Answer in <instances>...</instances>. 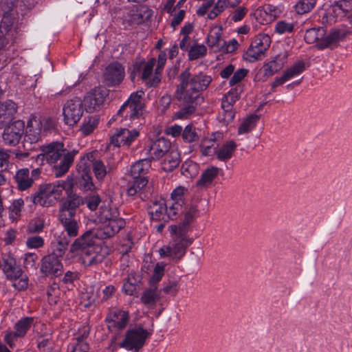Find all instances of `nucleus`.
Returning a JSON list of instances; mask_svg holds the SVG:
<instances>
[{
  "label": "nucleus",
  "instance_id": "obj_1",
  "mask_svg": "<svg viewBox=\"0 0 352 352\" xmlns=\"http://www.w3.org/2000/svg\"><path fill=\"white\" fill-rule=\"evenodd\" d=\"M196 213L197 206L192 205L185 212L182 224L169 226L168 230L172 234H175V238L168 245L160 248V254L162 256H170L177 259L183 256L186 247L185 234L188 231V226L194 221Z\"/></svg>",
  "mask_w": 352,
  "mask_h": 352
},
{
  "label": "nucleus",
  "instance_id": "obj_2",
  "mask_svg": "<svg viewBox=\"0 0 352 352\" xmlns=\"http://www.w3.org/2000/svg\"><path fill=\"white\" fill-rule=\"evenodd\" d=\"M77 153L78 151L75 149L69 151L65 148L63 142H53L41 147V153L38 157L41 156L50 164L56 163L60 160V162L52 168L54 176L60 177L68 172Z\"/></svg>",
  "mask_w": 352,
  "mask_h": 352
},
{
  "label": "nucleus",
  "instance_id": "obj_3",
  "mask_svg": "<svg viewBox=\"0 0 352 352\" xmlns=\"http://www.w3.org/2000/svg\"><path fill=\"white\" fill-rule=\"evenodd\" d=\"M94 238V232L87 231L76 239L71 246V252H80L82 263L87 267L100 263L107 254L106 248L96 244Z\"/></svg>",
  "mask_w": 352,
  "mask_h": 352
},
{
  "label": "nucleus",
  "instance_id": "obj_4",
  "mask_svg": "<svg viewBox=\"0 0 352 352\" xmlns=\"http://www.w3.org/2000/svg\"><path fill=\"white\" fill-rule=\"evenodd\" d=\"M73 186V177L67 176L65 180L41 185L38 191L31 197V199L36 205L49 207L53 206L60 199L63 191L69 194Z\"/></svg>",
  "mask_w": 352,
  "mask_h": 352
},
{
  "label": "nucleus",
  "instance_id": "obj_5",
  "mask_svg": "<svg viewBox=\"0 0 352 352\" xmlns=\"http://www.w3.org/2000/svg\"><path fill=\"white\" fill-rule=\"evenodd\" d=\"M179 84L175 91L176 98L182 104H197L198 76L191 74L188 69L180 74Z\"/></svg>",
  "mask_w": 352,
  "mask_h": 352
},
{
  "label": "nucleus",
  "instance_id": "obj_6",
  "mask_svg": "<svg viewBox=\"0 0 352 352\" xmlns=\"http://www.w3.org/2000/svg\"><path fill=\"white\" fill-rule=\"evenodd\" d=\"M129 319V312L120 309H111L107 314L105 321L111 334L109 348L113 351H117L116 342L122 337V332L126 327Z\"/></svg>",
  "mask_w": 352,
  "mask_h": 352
},
{
  "label": "nucleus",
  "instance_id": "obj_7",
  "mask_svg": "<svg viewBox=\"0 0 352 352\" xmlns=\"http://www.w3.org/2000/svg\"><path fill=\"white\" fill-rule=\"evenodd\" d=\"M151 333L142 327H135L126 330L121 342H116L117 349H124L128 351L140 352L146 344Z\"/></svg>",
  "mask_w": 352,
  "mask_h": 352
},
{
  "label": "nucleus",
  "instance_id": "obj_8",
  "mask_svg": "<svg viewBox=\"0 0 352 352\" xmlns=\"http://www.w3.org/2000/svg\"><path fill=\"white\" fill-rule=\"evenodd\" d=\"M3 272L6 278L12 282V286L18 291H24L28 286V277L15 259L8 257L3 259Z\"/></svg>",
  "mask_w": 352,
  "mask_h": 352
},
{
  "label": "nucleus",
  "instance_id": "obj_9",
  "mask_svg": "<svg viewBox=\"0 0 352 352\" xmlns=\"http://www.w3.org/2000/svg\"><path fill=\"white\" fill-rule=\"evenodd\" d=\"M144 95L143 90H138L131 94L129 99L122 105L116 116H114L109 122L118 120L123 116H129L130 119L138 118L142 113L143 104L141 102Z\"/></svg>",
  "mask_w": 352,
  "mask_h": 352
},
{
  "label": "nucleus",
  "instance_id": "obj_10",
  "mask_svg": "<svg viewBox=\"0 0 352 352\" xmlns=\"http://www.w3.org/2000/svg\"><path fill=\"white\" fill-rule=\"evenodd\" d=\"M109 95V90L103 86H98L88 93L84 98L85 109L88 112H93L100 110L107 100Z\"/></svg>",
  "mask_w": 352,
  "mask_h": 352
},
{
  "label": "nucleus",
  "instance_id": "obj_11",
  "mask_svg": "<svg viewBox=\"0 0 352 352\" xmlns=\"http://www.w3.org/2000/svg\"><path fill=\"white\" fill-rule=\"evenodd\" d=\"M83 112V102L79 98L67 100L63 108L65 124L70 126H74L82 118Z\"/></svg>",
  "mask_w": 352,
  "mask_h": 352
},
{
  "label": "nucleus",
  "instance_id": "obj_12",
  "mask_svg": "<svg viewBox=\"0 0 352 352\" xmlns=\"http://www.w3.org/2000/svg\"><path fill=\"white\" fill-rule=\"evenodd\" d=\"M188 192V189L182 186H177L171 192V204L168 210V216L169 218L175 219L179 214L184 212Z\"/></svg>",
  "mask_w": 352,
  "mask_h": 352
},
{
  "label": "nucleus",
  "instance_id": "obj_13",
  "mask_svg": "<svg viewBox=\"0 0 352 352\" xmlns=\"http://www.w3.org/2000/svg\"><path fill=\"white\" fill-rule=\"evenodd\" d=\"M270 43L271 38L269 35L265 34L258 35L246 52V60L250 62L261 60L264 56L265 51L270 47Z\"/></svg>",
  "mask_w": 352,
  "mask_h": 352
},
{
  "label": "nucleus",
  "instance_id": "obj_14",
  "mask_svg": "<svg viewBox=\"0 0 352 352\" xmlns=\"http://www.w3.org/2000/svg\"><path fill=\"white\" fill-rule=\"evenodd\" d=\"M33 322L34 318L32 317H24L21 318L15 323L14 330L8 331L6 333L4 336L5 342L10 347L13 348L18 339L23 338L26 335Z\"/></svg>",
  "mask_w": 352,
  "mask_h": 352
},
{
  "label": "nucleus",
  "instance_id": "obj_15",
  "mask_svg": "<svg viewBox=\"0 0 352 352\" xmlns=\"http://www.w3.org/2000/svg\"><path fill=\"white\" fill-rule=\"evenodd\" d=\"M352 10V0H340L335 2L331 8V10L324 12L322 17V23H333L336 19L345 16Z\"/></svg>",
  "mask_w": 352,
  "mask_h": 352
},
{
  "label": "nucleus",
  "instance_id": "obj_16",
  "mask_svg": "<svg viewBox=\"0 0 352 352\" xmlns=\"http://www.w3.org/2000/svg\"><path fill=\"white\" fill-rule=\"evenodd\" d=\"M14 7L12 0H4L0 3V10L3 14L0 23V32L10 38V33L15 20Z\"/></svg>",
  "mask_w": 352,
  "mask_h": 352
},
{
  "label": "nucleus",
  "instance_id": "obj_17",
  "mask_svg": "<svg viewBox=\"0 0 352 352\" xmlns=\"http://www.w3.org/2000/svg\"><path fill=\"white\" fill-rule=\"evenodd\" d=\"M139 135L140 133L136 129L129 130L126 128L117 129L111 135L110 144L116 147H129Z\"/></svg>",
  "mask_w": 352,
  "mask_h": 352
},
{
  "label": "nucleus",
  "instance_id": "obj_18",
  "mask_svg": "<svg viewBox=\"0 0 352 352\" xmlns=\"http://www.w3.org/2000/svg\"><path fill=\"white\" fill-rule=\"evenodd\" d=\"M41 272L45 276L55 278L60 276L63 272V265L61 259L55 254L45 256L41 260Z\"/></svg>",
  "mask_w": 352,
  "mask_h": 352
},
{
  "label": "nucleus",
  "instance_id": "obj_19",
  "mask_svg": "<svg viewBox=\"0 0 352 352\" xmlns=\"http://www.w3.org/2000/svg\"><path fill=\"white\" fill-rule=\"evenodd\" d=\"M24 122L21 120H16L6 126L3 133V141L5 144L16 146L21 140L24 133Z\"/></svg>",
  "mask_w": 352,
  "mask_h": 352
},
{
  "label": "nucleus",
  "instance_id": "obj_20",
  "mask_svg": "<svg viewBox=\"0 0 352 352\" xmlns=\"http://www.w3.org/2000/svg\"><path fill=\"white\" fill-rule=\"evenodd\" d=\"M125 226L124 219H116L102 223V226L94 233V236L100 239L113 237Z\"/></svg>",
  "mask_w": 352,
  "mask_h": 352
},
{
  "label": "nucleus",
  "instance_id": "obj_21",
  "mask_svg": "<svg viewBox=\"0 0 352 352\" xmlns=\"http://www.w3.org/2000/svg\"><path fill=\"white\" fill-rule=\"evenodd\" d=\"M124 77V68L118 62L109 64L105 69L104 79L108 86L119 85Z\"/></svg>",
  "mask_w": 352,
  "mask_h": 352
},
{
  "label": "nucleus",
  "instance_id": "obj_22",
  "mask_svg": "<svg viewBox=\"0 0 352 352\" xmlns=\"http://www.w3.org/2000/svg\"><path fill=\"white\" fill-rule=\"evenodd\" d=\"M85 201L82 197L76 195L72 194V191L67 194V197L65 200L61 202L59 208L58 214L76 217L77 208L84 204Z\"/></svg>",
  "mask_w": 352,
  "mask_h": 352
},
{
  "label": "nucleus",
  "instance_id": "obj_23",
  "mask_svg": "<svg viewBox=\"0 0 352 352\" xmlns=\"http://www.w3.org/2000/svg\"><path fill=\"white\" fill-rule=\"evenodd\" d=\"M170 146L169 141L164 138H160L150 142L146 153L153 160H158L169 151Z\"/></svg>",
  "mask_w": 352,
  "mask_h": 352
},
{
  "label": "nucleus",
  "instance_id": "obj_24",
  "mask_svg": "<svg viewBox=\"0 0 352 352\" xmlns=\"http://www.w3.org/2000/svg\"><path fill=\"white\" fill-rule=\"evenodd\" d=\"M91 160L89 155L83 157L77 164V170L80 175V185L85 190H90L93 188L92 179L90 175Z\"/></svg>",
  "mask_w": 352,
  "mask_h": 352
},
{
  "label": "nucleus",
  "instance_id": "obj_25",
  "mask_svg": "<svg viewBox=\"0 0 352 352\" xmlns=\"http://www.w3.org/2000/svg\"><path fill=\"white\" fill-rule=\"evenodd\" d=\"M41 126L42 123L39 119L36 117L30 119L25 129V141L30 144L38 142L41 139Z\"/></svg>",
  "mask_w": 352,
  "mask_h": 352
},
{
  "label": "nucleus",
  "instance_id": "obj_26",
  "mask_svg": "<svg viewBox=\"0 0 352 352\" xmlns=\"http://www.w3.org/2000/svg\"><path fill=\"white\" fill-rule=\"evenodd\" d=\"M17 111V106L12 100H6L0 103V129L3 128L14 118Z\"/></svg>",
  "mask_w": 352,
  "mask_h": 352
},
{
  "label": "nucleus",
  "instance_id": "obj_27",
  "mask_svg": "<svg viewBox=\"0 0 352 352\" xmlns=\"http://www.w3.org/2000/svg\"><path fill=\"white\" fill-rule=\"evenodd\" d=\"M346 36L345 32L342 30L333 29L329 34L324 36L319 41L316 46L319 50H324L326 48L332 47L342 41Z\"/></svg>",
  "mask_w": 352,
  "mask_h": 352
},
{
  "label": "nucleus",
  "instance_id": "obj_28",
  "mask_svg": "<svg viewBox=\"0 0 352 352\" xmlns=\"http://www.w3.org/2000/svg\"><path fill=\"white\" fill-rule=\"evenodd\" d=\"M287 59V53L283 52L276 55L274 58L265 64L263 69L265 76H272L284 66Z\"/></svg>",
  "mask_w": 352,
  "mask_h": 352
},
{
  "label": "nucleus",
  "instance_id": "obj_29",
  "mask_svg": "<svg viewBox=\"0 0 352 352\" xmlns=\"http://www.w3.org/2000/svg\"><path fill=\"white\" fill-rule=\"evenodd\" d=\"M156 63L154 58H150L147 62L139 61L133 64V70L137 72H141V79L147 86V82L153 78L152 74L153 68Z\"/></svg>",
  "mask_w": 352,
  "mask_h": 352
},
{
  "label": "nucleus",
  "instance_id": "obj_30",
  "mask_svg": "<svg viewBox=\"0 0 352 352\" xmlns=\"http://www.w3.org/2000/svg\"><path fill=\"white\" fill-rule=\"evenodd\" d=\"M134 182L130 186L126 191L129 196H138L142 199L148 198L147 184L148 179L143 177L140 178H133Z\"/></svg>",
  "mask_w": 352,
  "mask_h": 352
},
{
  "label": "nucleus",
  "instance_id": "obj_31",
  "mask_svg": "<svg viewBox=\"0 0 352 352\" xmlns=\"http://www.w3.org/2000/svg\"><path fill=\"white\" fill-rule=\"evenodd\" d=\"M222 33V28L217 25L211 28L208 32L207 44L209 47L214 48V51H220L225 45V41L221 37Z\"/></svg>",
  "mask_w": 352,
  "mask_h": 352
},
{
  "label": "nucleus",
  "instance_id": "obj_32",
  "mask_svg": "<svg viewBox=\"0 0 352 352\" xmlns=\"http://www.w3.org/2000/svg\"><path fill=\"white\" fill-rule=\"evenodd\" d=\"M58 219L69 238L76 237L78 234L79 222L76 217L58 214Z\"/></svg>",
  "mask_w": 352,
  "mask_h": 352
},
{
  "label": "nucleus",
  "instance_id": "obj_33",
  "mask_svg": "<svg viewBox=\"0 0 352 352\" xmlns=\"http://www.w3.org/2000/svg\"><path fill=\"white\" fill-rule=\"evenodd\" d=\"M179 43V47L184 51L188 52V58L190 60L198 58V41L195 36L192 38L190 35H184Z\"/></svg>",
  "mask_w": 352,
  "mask_h": 352
},
{
  "label": "nucleus",
  "instance_id": "obj_34",
  "mask_svg": "<svg viewBox=\"0 0 352 352\" xmlns=\"http://www.w3.org/2000/svg\"><path fill=\"white\" fill-rule=\"evenodd\" d=\"M162 291L156 286L144 290L141 296L140 300L148 308H153L160 300Z\"/></svg>",
  "mask_w": 352,
  "mask_h": 352
},
{
  "label": "nucleus",
  "instance_id": "obj_35",
  "mask_svg": "<svg viewBox=\"0 0 352 352\" xmlns=\"http://www.w3.org/2000/svg\"><path fill=\"white\" fill-rule=\"evenodd\" d=\"M237 148L236 143L232 140L226 141L216 151L217 158L221 162L231 159Z\"/></svg>",
  "mask_w": 352,
  "mask_h": 352
},
{
  "label": "nucleus",
  "instance_id": "obj_36",
  "mask_svg": "<svg viewBox=\"0 0 352 352\" xmlns=\"http://www.w3.org/2000/svg\"><path fill=\"white\" fill-rule=\"evenodd\" d=\"M89 333V330H85L81 336L74 338L68 345L67 352H88L89 347L85 339Z\"/></svg>",
  "mask_w": 352,
  "mask_h": 352
},
{
  "label": "nucleus",
  "instance_id": "obj_37",
  "mask_svg": "<svg viewBox=\"0 0 352 352\" xmlns=\"http://www.w3.org/2000/svg\"><path fill=\"white\" fill-rule=\"evenodd\" d=\"M151 168V162L148 159L139 160L131 166L129 174L133 178L144 177Z\"/></svg>",
  "mask_w": 352,
  "mask_h": 352
},
{
  "label": "nucleus",
  "instance_id": "obj_38",
  "mask_svg": "<svg viewBox=\"0 0 352 352\" xmlns=\"http://www.w3.org/2000/svg\"><path fill=\"white\" fill-rule=\"evenodd\" d=\"M34 179L30 176L28 168L19 170L15 175V180L20 190H25L30 188L33 184Z\"/></svg>",
  "mask_w": 352,
  "mask_h": 352
},
{
  "label": "nucleus",
  "instance_id": "obj_39",
  "mask_svg": "<svg viewBox=\"0 0 352 352\" xmlns=\"http://www.w3.org/2000/svg\"><path fill=\"white\" fill-rule=\"evenodd\" d=\"M166 63V54L161 52L157 57V65L155 70L154 75L150 81L147 82L148 87H157L161 81V74Z\"/></svg>",
  "mask_w": 352,
  "mask_h": 352
},
{
  "label": "nucleus",
  "instance_id": "obj_40",
  "mask_svg": "<svg viewBox=\"0 0 352 352\" xmlns=\"http://www.w3.org/2000/svg\"><path fill=\"white\" fill-rule=\"evenodd\" d=\"M220 169L215 166H210L204 170L199 178V188H209L212 186L214 179L218 176Z\"/></svg>",
  "mask_w": 352,
  "mask_h": 352
},
{
  "label": "nucleus",
  "instance_id": "obj_41",
  "mask_svg": "<svg viewBox=\"0 0 352 352\" xmlns=\"http://www.w3.org/2000/svg\"><path fill=\"white\" fill-rule=\"evenodd\" d=\"M151 11L145 7H140L132 9L128 12L129 17V23L130 24H140L151 15Z\"/></svg>",
  "mask_w": 352,
  "mask_h": 352
},
{
  "label": "nucleus",
  "instance_id": "obj_42",
  "mask_svg": "<svg viewBox=\"0 0 352 352\" xmlns=\"http://www.w3.org/2000/svg\"><path fill=\"white\" fill-rule=\"evenodd\" d=\"M168 208L166 207L164 201H155L149 207L148 213L151 218L155 221L164 219L165 213L168 214Z\"/></svg>",
  "mask_w": 352,
  "mask_h": 352
},
{
  "label": "nucleus",
  "instance_id": "obj_43",
  "mask_svg": "<svg viewBox=\"0 0 352 352\" xmlns=\"http://www.w3.org/2000/svg\"><path fill=\"white\" fill-rule=\"evenodd\" d=\"M119 212L116 208L109 206H102L100 208L98 219L101 223L107 221H113L116 219H122L119 217Z\"/></svg>",
  "mask_w": 352,
  "mask_h": 352
},
{
  "label": "nucleus",
  "instance_id": "obj_44",
  "mask_svg": "<svg viewBox=\"0 0 352 352\" xmlns=\"http://www.w3.org/2000/svg\"><path fill=\"white\" fill-rule=\"evenodd\" d=\"M91 166H92L94 173L98 179H102L108 173L116 168L114 164H109L106 167L103 162L100 160L91 161Z\"/></svg>",
  "mask_w": 352,
  "mask_h": 352
},
{
  "label": "nucleus",
  "instance_id": "obj_45",
  "mask_svg": "<svg viewBox=\"0 0 352 352\" xmlns=\"http://www.w3.org/2000/svg\"><path fill=\"white\" fill-rule=\"evenodd\" d=\"M325 35V30L322 28H310L305 34L304 39L306 43L313 44L317 43L322 40Z\"/></svg>",
  "mask_w": 352,
  "mask_h": 352
},
{
  "label": "nucleus",
  "instance_id": "obj_46",
  "mask_svg": "<svg viewBox=\"0 0 352 352\" xmlns=\"http://www.w3.org/2000/svg\"><path fill=\"white\" fill-rule=\"evenodd\" d=\"M180 163L179 153L176 150H171L166 153L164 160V168L166 170H172Z\"/></svg>",
  "mask_w": 352,
  "mask_h": 352
},
{
  "label": "nucleus",
  "instance_id": "obj_47",
  "mask_svg": "<svg viewBox=\"0 0 352 352\" xmlns=\"http://www.w3.org/2000/svg\"><path fill=\"white\" fill-rule=\"evenodd\" d=\"M46 217L44 214H40L32 219L28 223L27 231L28 233H39L43 232L45 226Z\"/></svg>",
  "mask_w": 352,
  "mask_h": 352
},
{
  "label": "nucleus",
  "instance_id": "obj_48",
  "mask_svg": "<svg viewBox=\"0 0 352 352\" xmlns=\"http://www.w3.org/2000/svg\"><path fill=\"white\" fill-rule=\"evenodd\" d=\"M258 120V116L251 115L245 118L238 129V134H244L250 132L256 125Z\"/></svg>",
  "mask_w": 352,
  "mask_h": 352
},
{
  "label": "nucleus",
  "instance_id": "obj_49",
  "mask_svg": "<svg viewBox=\"0 0 352 352\" xmlns=\"http://www.w3.org/2000/svg\"><path fill=\"white\" fill-rule=\"evenodd\" d=\"M223 138V133L222 132L217 131L212 133L210 139H203L201 144V146L204 148V151H202L203 155H208L210 151L211 146L213 145V142L221 140Z\"/></svg>",
  "mask_w": 352,
  "mask_h": 352
},
{
  "label": "nucleus",
  "instance_id": "obj_50",
  "mask_svg": "<svg viewBox=\"0 0 352 352\" xmlns=\"http://www.w3.org/2000/svg\"><path fill=\"white\" fill-rule=\"evenodd\" d=\"M221 107L223 112L219 114V119L224 125H227L233 120L235 116V112L229 103H221Z\"/></svg>",
  "mask_w": 352,
  "mask_h": 352
},
{
  "label": "nucleus",
  "instance_id": "obj_51",
  "mask_svg": "<svg viewBox=\"0 0 352 352\" xmlns=\"http://www.w3.org/2000/svg\"><path fill=\"white\" fill-rule=\"evenodd\" d=\"M165 267L166 264L164 262H158L155 264L149 280L151 286H155L162 280L164 274Z\"/></svg>",
  "mask_w": 352,
  "mask_h": 352
},
{
  "label": "nucleus",
  "instance_id": "obj_52",
  "mask_svg": "<svg viewBox=\"0 0 352 352\" xmlns=\"http://www.w3.org/2000/svg\"><path fill=\"white\" fill-rule=\"evenodd\" d=\"M98 124V119L95 116H90L85 118L82 126H80V131L85 135L91 134Z\"/></svg>",
  "mask_w": 352,
  "mask_h": 352
},
{
  "label": "nucleus",
  "instance_id": "obj_53",
  "mask_svg": "<svg viewBox=\"0 0 352 352\" xmlns=\"http://www.w3.org/2000/svg\"><path fill=\"white\" fill-rule=\"evenodd\" d=\"M56 241L57 245L51 254H55L58 258L61 259V257H63L67 249L70 239L65 236L63 237L58 236Z\"/></svg>",
  "mask_w": 352,
  "mask_h": 352
},
{
  "label": "nucleus",
  "instance_id": "obj_54",
  "mask_svg": "<svg viewBox=\"0 0 352 352\" xmlns=\"http://www.w3.org/2000/svg\"><path fill=\"white\" fill-rule=\"evenodd\" d=\"M317 0H300L295 6V10L299 14L310 12L316 6Z\"/></svg>",
  "mask_w": 352,
  "mask_h": 352
},
{
  "label": "nucleus",
  "instance_id": "obj_55",
  "mask_svg": "<svg viewBox=\"0 0 352 352\" xmlns=\"http://www.w3.org/2000/svg\"><path fill=\"white\" fill-rule=\"evenodd\" d=\"M305 70V63L302 60H299L294 63L289 69H286L284 72L287 75L289 80L294 78Z\"/></svg>",
  "mask_w": 352,
  "mask_h": 352
},
{
  "label": "nucleus",
  "instance_id": "obj_56",
  "mask_svg": "<svg viewBox=\"0 0 352 352\" xmlns=\"http://www.w3.org/2000/svg\"><path fill=\"white\" fill-rule=\"evenodd\" d=\"M184 106L179 111L175 112L172 116L173 120H178L186 118L190 114L193 113L196 109L197 105L194 104H182Z\"/></svg>",
  "mask_w": 352,
  "mask_h": 352
},
{
  "label": "nucleus",
  "instance_id": "obj_57",
  "mask_svg": "<svg viewBox=\"0 0 352 352\" xmlns=\"http://www.w3.org/2000/svg\"><path fill=\"white\" fill-rule=\"evenodd\" d=\"M294 30V24L293 23L287 22L283 20L278 21L274 28V31L278 34H284L292 33Z\"/></svg>",
  "mask_w": 352,
  "mask_h": 352
},
{
  "label": "nucleus",
  "instance_id": "obj_58",
  "mask_svg": "<svg viewBox=\"0 0 352 352\" xmlns=\"http://www.w3.org/2000/svg\"><path fill=\"white\" fill-rule=\"evenodd\" d=\"M182 173L186 177H195L198 175V167L195 162H186L182 166Z\"/></svg>",
  "mask_w": 352,
  "mask_h": 352
},
{
  "label": "nucleus",
  "instance_id": "obj_59",
  "mask_svg": "<svg viewBox=\"0 0 352 352\" xmlns=\"http://www.w3.org/2000/svg\"><path fill=\"white\" fill-rule=\"evenodd\" d=\"M24 201L22 199L14 200L10 208V218L12 221L16 220L21 215Z\"/></svg>",
  "mask_w": 352,
  "mask_h": 352
},
{
  "label": "nucleus",
  "instance_id": "obj_60",
  "mask_svg": "<svg viewBox=\"0 0 352 352\" xmlns=\"http://www.w3.org/2000/svg\"><path fill=\"white\" fill-rule=\"evenodd\" d=\"M241 92V88L239 86L235 87L234 89H232L224 96L221 103H229V104L231 105V107H233V104L239 98Z\"/></svg>",
  "mask_w": 352,
  "mask_h": 352
},
{
  "label": "nucleus",
  "instance_id": "obj_61",
  "mask_svg": "<svg viewBox=\"0 0 352 352\" xmlns=\"http://www.w3.org/2000/svg\"><path fill=\"white\" fill-rule=\"evenodd\" d=\"M197 136V129L192 124L187 125L183 131L182 137L185 142H194L196 140Z\"/></svg>",
  "mask_w": 352,
  "mask_h": 352
},
{
  "label": "nucleus",
  "instance_id": "obj_62",
  "mask_svg": "<svg viewBox=\"0 0 352 352\" xmlns=\"http://www.w3.org/2000/svg\"><path fill=\"white\" fill-rule=\"evenodd\" d=\"M254 16L257 21L261 24H267L272 21L268 12L265 10V6L259 7L254 12Z\"/></svg>",
  "mask_w": 352,
  "mask_h": 352
},
{
  "label": "nucleus",
  "instance_id": "obj_63",
  "mask_svg": "<svg viewBox=\"0 0 352 352\" xmlns=\"http://www.w3.org/2000/svg\"><path fill=\"white\" fill-rule=\"evenodd\" d=\"M248 70L244 68L234 71L233 76L229 81L230 86L232 87L239 83L248 74Z\"/></svg>",
  "mask_w": 352,
  "mask_h": 352
},
{
  "label": "nucleus",
  "instance_id": "obj_64",
  "mask_svg": "<svg viewBox=\"0 0 352 352\" xmlns=\"http://www.w3.org/2000/svg\"><path fill=\"white\" fill-rule=\"evenodd\" d=\"M265 10L268 12L272 21L279 17L283 13V8L280 6H274L272 4H266Z\"/></svg>",
  "mask_w": 352,
  "mask_h": 352
}]
</instances>
